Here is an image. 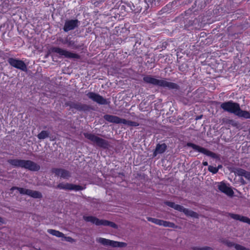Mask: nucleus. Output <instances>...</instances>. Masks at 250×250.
Segmentation results:
<instances>
[{"label":"nucleus","instance_id":"1","mask_svg":"<svg viewBox=\"0 0 250 250\" xmlns=\"http://www.w3.org/2000/svg\"><path fill=\"white\" fill-rule=\"evenodd\" d=\"M143 82L147 84L162 87H167L169 89L179 90L180 86L176 83L167 81L165 79H157L150 75H144Z\"/></svg>","mask_w":250,"mask_h":250},{"label":"nucleus","instance_id":"2","mask_svg":"<svg viewBox=\"0 0 250 250\" xmlns=\"http://www.w3.org/2000/svg\"><path fill=\"white\" fill-rule=\"evenodd\" d=\"M7 162L13 167L24 168L31 171H38L41 168L39 165L29 160L10 159Z\"/></svg>","mask_w":250,"mask_h":250},{"label":"nucleus","instance_id":"3","mask_svg":"<svg viewBox=\"0 0 250 250\" xmlns=\"http://www.w3.org/2000/svg\"><path fill=\"white\" fill-rule=\"evenodd\" d=\"M127 6L134 13H139L143 10L142 14L144 15L147 13L149 8L148 4L144 1H141V0H130L127 3Z\"/></svg>","mask_w":250,"mask_h":250},{"label":"nucleus","instance_id":"4","mask_svg":"<svg viewBox=\"0 0 250 250\" xmlns=\"http://www.w3.org/2000/svg\"><path fill=\"white\" fill-rule=\"evenodd\" d=\"M84 137L89 140L94 145L104 149L107 148L109 146L108 141L99 137L93 133L84 132Z\"/></svg>","mask_w":250,"mask_h":250},{"label":"nucleus","instance_id":"5","mask_svg":"<svg viewBox=\"0 0 250 250\" xmlns=\"http://www.w3.org/2000/svg\"><path fill=\"white\" fill-rule=\"evenodd\" d=\"M104 119L108 122L119 124H123L130 126H138L139 124L137 122L126 120L125 119L121 118L117 116L105 114L104 116Z\"/></svg>","mask_w":250,"mask_h":250},{"label":"nucleus","instance_id":"6","mask_svg":"<svg viewBox=\"0 0 250 250\" xmlns=\"http://www.w3.org/2000/svg\"><path fill=\"white\" fill-rule=\"evenodd\" d=\"M165 204L176 210L183 212L187 216H190L194 218H199V215L197 212L188 208H185L181 205L176 204L174 202L167 201L165 202Z\"/></svg>","mask_w":250,"mask_h":250},{"label":"nucleus","instance_id":"7","mask_svg":"<svg viewBox=\"0 0 250 250\" xmlns=\"http://www.w3.org/2000/svg\"><path fill=\"white\" fill-rule=\"evenodd\" d=\"M83 218L85 221L91 222L97 226L103 225L104 226H109L114 229L118 228L117 225L115 223L106 220H100L92 216H83Z\"/></svg>","mask_w":250,"mask_h":250},{"label":"nucleus","instance_id":"8","mask_svg":"<svg viewBox=\"0 0 250 250\" xmlns=\"http://www.w3.org/2000/svg\"><path fill=\"white\" fill-rule=\"evenodd\" d=\"M50 52L51 53H57L59 55L64 56L66 58L76 59H80L81 58V56L79 54L68 51L59 47H51L50 48Z\"/></svg>","mask_w":250,"mask_h":250},{"label":"nucleus","instance_id":"9","mask_svg":"<svg viewBox=\"0 0 250 250\" xmlns=\"http://www.w3.org/2000/svg\"><path fill=\"white\" fill-rule=\"evenodd\" d=\"M220 107L224 111L233 113L236 115L240 107L238 103L230 100L222 103L221 104Z\"/></svg>","mask_w":250,"mask_h":250},{"label":"nucleus","instance_id":"10","mask_svg":"<svg viewBox=\"0 0 250 250\" xmlns=\"http://www.w3.org/2000/svg\"><path fill=\"white\" fill-rule=\"evenodd\" d=\"M65 105L69 106L72 111L74 109L79 111L87 112L92 109L90 105L76 102L68 101L65 103Z\"/></svg>","mask_w":250,"mask_h":250},{"label":"nucleus","instance_id":"11","mask_svg":"<svg viewBox=\"0 0 250 250\" xmlns=\"http://www.w3.org/2000/svg\"><path fill=\"white\" fill-rule=\"evenodd\" d=\"M187 146L188 147L192 148L194 150L197 151L198 152L203 153L206 156L210 157L212 158L218 159L219 157L217 154L214 152H213L205 148L202 147L193 143L190 142L187 143Z\"/></svg>","mask_w":250,"mask_h":250},{"label":"nucleus","instance_id":"12","mask_svg":"<svg viewBox=\"0 0 250 250\" xmlns=\"http://www.w3.org/2000/svg\"><path fill=\"white\" fill-rule=\"evenodd\" d=\"M15 189L18 190L21 194L27 195L34 198L41 199L42 197V194L38 191L32 190L31 189L17 187H13L11 188V190Z\"/></svg>","mask_w":250,"mask_h":250},{"label":"nucleus","instance_id":"13","mask_svg":"<svg viewBox=\"0 0 250 250\" xmlns=\"http://www.w3.org/2000/svg\"><path fill=\"white\" fill-rule=\"evenodd\" d=\"M97 242L104 246H111L113 248H123L126 246V243L125 242H120L107 239L104 238H99L97 239Z\"/></svg>","mask_w":250,"mask_h":250},{"label":"nucleus","instance_id":"14","mask_svg":"<svg viewBox=\"0 0 250 250\" xmlns=\"http://www.w3.org/2000/svg\"><path fill=\"white\" fill-rule=\"evenodd\" d=\"M86 95L89 99L99 104L106 105L110 103L102 96L93 92H89Z\"/></svg>","mask_w":250,"mask_h":250},{"label":"nucleus","instance_id":"15","mask_svg":"<svg viewBox=\"0 0 250 250\" xmlns=\"http://www.w3.org/2000/svg\"><path fill=\"white\" fill-rule=\"evenodd\" d=\"M7 61L11 66L23 71H27V66L23 61L13 58H9Z\"/></svg>","mask_w":250,"mask_h":250},{"label":"nucleus","instance_id":"16","mask_svg":"<svg viewBox=\"0 0 250 250\" xmlns=\"http://www.w3.org/2000/svg\"><path fill=\"white\" fill-rule=\"evenodd\" d=\"M80 23V21L77 19L66 20L63 27V30L64 32H68L77 28L79 26Z\"/></svg>","mask_w":250,"mask_h":250},{"label":"nucleus","instance_id":"17","mask_svg":"<svg viewBox=\"0 0 250 250\" xmlns=\"http://www.w3.org/2000/svg\"><path fill=\"white\" fill-rule=\"evenodd\" d=\"M51 172L55 174L56 176L60 177L63 179H68L71 176L69 171L61 168H52Z\"/></svg>","mask_w":250,"mask_h":250},{"label":"nucleus","instance_id":"18","mask_svg":"<svg viewBox=\"0 0 250 250\" xmlns=\"http://www.w3.org/2000/svg\"><path fill=\"white\" fill-rule=\"evenodd\" d=\"M218 189L222 193H225L228 196H233L234 192L230 187L227 186V185L223 182L219 183L218 186Z\"/></svg>","mask_w":250,"mask_h":250},{"label":"nucleus","instance_id":"19","mask_svg":"<svg viewBox=\"0 0 250 250\" xmlns=\"http://www.w3.org/2000/svg\"><path fill=\"white\" fill-rule=\"evenodd\" d=\"M229 217H230L231 218L234 220H239L241 222L246 223L250 225V218L247 217L231 213H229Z\"/></svg>","mask_w":250,"mask_h":250},{"label":"nucleus","instance_id":"20","mask_svg":"<svg viewBox=\"0 0 250 250\" xmlns=\"http://www.w3.org/2000/svg\"><path fill=\"white\" fill-rule=\"evenodd\" d=\"M62 42L63 44H67L68 47H70L74 49H78L81 48L83 45V44H77V41L71 40L70 39L68 40L67 38L65 39L64 41H62Z\"/></svg>","mask_w":250,"mask_h":250},{"label":"nucleus","instance_id":"21","mask_svg":"<svg viewBox=\"0 0 250 250\" xmlns=\"http://www.w3.org/2000/svg\"><path fill=\"white\" fill-rule=\"evenodd\" d=\"M167 148V146L165 143L162 144H157L155 149L154 150L153 153V157H156L158 154L163 153L165 152Z\"/></svg>","mask_w":250,"mask_h":250},{"label":"nucleus","instance_id":"22","mask_svg":"<svg viewBox=\"0 0 250 250\" xmlns=\"http://www.w3.org/2000/svg\"><path fill=\"white\" fill-rule=\"evenodd\" d=\"M236 173L240 176H244L246 179L250 181V172L241 168H237L236 169Z\"/></svg>","mask_w":250,"mask_h":250},{"label":"nucleus","instance_id":"23","mask_svg":"<svg viewBox=\"0 0 250 250\" xmlns=\"http://www.w3.org/2000/svg\"><path fill=\"white\" fill-rule=\"evenodd\" d=\"M236 115L239 117L246 119H250V112L248 111L243 110L240 108Z\"/></svg>","mask_w":250,"mask_h":250},{"label":"nucleus","instance_id":"24","mask_svg":"<svg viewBox=\"0 0 250 250\" xmlns=\"http://www.w3.org/2000/svg\"><path fill=\"white\" fill-rule=\"evenodd\" d=\"M47 232L49 234H50L53 236H55L57 237H64V234L62 232H60L59 230H56L53 229H48L47 230Z\"/></svg>","mask_w":250,"mask_h":250},{"label":"nucleus","instance_id":"25","mask_svg":"<svg viewBox=\"0 0 250 250\" xmlns=\"http://www.w3.org/2000/svg\"><path fill=\"white\" fill-rule=\"evenodd\" d=\"M85 188V187H83L80 185H74L73 184H70L69 190H75L79 191L82 190Z\"/></svg>","mask_w":250,"mask_h":250},{"label":"nucleus","instance_id":"26","mask_svg":"<svg viewBox=\"0 0 250 250\" xmlns=\"http://www.w3.org/2000/svg\"><path fill=\"white\" fill-rule=\"evenodd\" d=\"M49 133L48 131L46 130H42L40 133H39L37 137L39 139L43 140L49 137Z\"/></svg>","mask_w":250,"mask_h":250},{"label":"nucleus","instance_id":"27","mask_svg":"<svg viewBox=\"0 0 250 250\" xmlns=\"http://www.w3.org/2000/svg\"><path fill=\"white\" fill-rule=\"evenodd\" d=\"M161 226L174 229L177 228V226L174 223L164 220H162Z\"/></svg>","mask_w":250,"mask_h":250},{"label":"nucleus","instance_id":"28","mask_svg":"<svg viewBox=\"0 0 250 250\" xmlns=\"http://www.w3.org/2000/svg\"><path fill=\"white\" fill-rule=\"evenodd\" d=\"M70 183H60L56 187L57 188L69 190Z\"/></svg>","mask_w":250,"mask_h":250},{"label":"nucleus","instance_id":"29","mask_svg":"<svg viewBox=\"0 0 250 250\" xmlns=\"http://www.w3.org/2000/svg\"><path fill=\"white\" fill-rule=\"evenodd\" d=\"M147 220L155 224L161 226L162 222L163 220L152 218L150 217H147Z\"/></svg>","mask_w":250,"mask_h":250},{"label":"nucleus","instance_id":"30","mask_svg":"<svg viewBox=\"0 0 250 250\" xmlns=\"http://www.w3.org/2000/svg\"><path fill=\"white\" fill-rule=\"evenodd\" d=\"M208 170L212 174H216L218 172V168L210 165L208 167Z\"/></svg>","mask_w":250,"mask_h":250},{"label":"nucleus","instance_id":"31","mask_svg":"<svg viewBox=\"0 0 250 250\" xmlns=\"http://www.w3.org/2000/svg\"><path fill=\"white\" fill-rule=\"evenodd\" d=\"M193 250H213V249L209 247H204L202 248L198 247H192Z\"/></svg>","mask_w":250,"mask_h":250},{"label":"nucleus","instance_id":"32","mask_svg":"<svg viewBox=\"0 0 250 250\" xmlns=\"http://www.w3.org/2000/svg\"><path fill=\"white\" fill-rule=\"evenodd\" d=\"M234 247L236 250H250L239 244H235Z\"/></svg>","mask_w":250,"mask_h":250},{"label":"nucleus","instance_id":"33","mask_svg":"<svg viewBox=\"0 0 250 250\" xmlns=\"http://www.w3.org/2000/svg\"><path fill=\"white\" fill-rule=\"evenodd\" d=\"M147 64H149L148 65V67H150L151 68H154L155 66L154 62H150L149 61H147L146 62V64L147 65Z\"/></svg>","mask_w":250,"mask_h":250},{"label":"nucleus","instance_id":"34","mask_svg":"<svg viewBox=\"0 0 250 250\" xmlns=\"http://www.w3.org/2000/svg\"><path fill=\"white\" fill-rule=\"evenodd\" d=\"M63 237L64 238L65 240L67 242L72 243L74 241V239H73L71 237L64 236Z\"/></svg>","mask_w":250,"mask_h":250},{"label":"nucleus","instance_id":"35","mask_svg":"<svg viewBox=\"0 0 250 250\" xmlns=\"http://www.w3.org/2000/svg\"><path fill=\"white\" fill-rule=\"evenodd\" d=\"M226 244L229 247H231L233 246L235 247V244L232 242L227 241L226 242Z\"/></svg>","mask_w":250,"mask_h":250},{"label":"nucleus","instance_id":"36","mask_svg":"<svg viewBox=\"0 0 250 250\" xmlns=\"http://www.w3.org/2000/svg\"><path fill=\"white\" fill-rule=\"evenodd\" d=\"M155 0H141V1H144L147 3V4H152L153 1H155Z\"/></svg>","mask_w":250,"mask_h":250},{"label":"nucleus","instance_id":"37","mask_svg":"<svg viewBox=\"0 0 250 250\" xmlns=\"http://www.w3.org/2000/svg\"><path fill=\"white\" fill-rule=\"evenodd\" d=\"M105 1V0H96V1L95 2V4L96 6L99 5V4L102 3Z\"/></svg>","mask_w":250,"mask_h":250},{"label":"nucleus","instance_id":"38","mask_svg":"<svg viewBox=\"0 0 250 250\" xmlns=\"http://www.w3.org/2000/svg\"><path fill=\"white\" fill-rule=\"evenodd\" d=\"M202 164H203V166H208V162H207V161H203V162H202Z\"/></svg>","mask_w":250,"mask_h":250},{"label":"nucleus","instance_id":"39","mask_svg":"<svg viewBox=\"0 0 250 250\" xmlns=\"http://www.w3.org/2000/svg\"><path fill=\"white\" fill-rule=\"evenodd\" d=\"M4 224V221L2 218L0 217V225Z\"/></svg>","mask_w":250,"mask_h":250},{"label":"nucleus","instance_id":"40","mask_svg":"<svg viewBox=\"0 0 250 250\" xmlns=\"http://www.w3.org/2000/svg\"><path fill=\"white\" fill-rule=\"evenodd\" d=\"M222 167L221 165H219L216 168H218V170Z\"/></svg>","mask_w":250,"mask_h":250}]
</instances>
